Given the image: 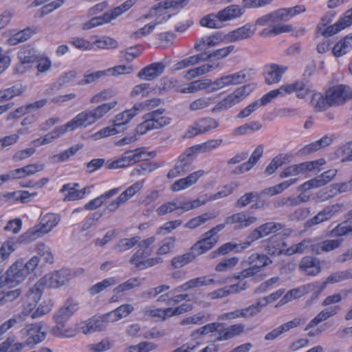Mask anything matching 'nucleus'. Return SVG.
Masks as SVG:
<instances>
[{
  "label": "nucleus",
  "mask_w": 352,
  "mask_h": 352,
  "mask_svg": "<svg viewBox=\"0 0 352 352\" xmlns=\"http://www.w3.org/2000/svg\"><path fill=\"white\" fill-rule=\"evenodd\" d=\"M118 104L116 100L102 103L91 110H86L76 115L65 124L68 131H74L79 127H87L96 123L105 116Z\"/></svg>",
  "instance_id": "f257e3e1"
},
{
  "label": "nucleus",
  "mask_w": 352,
  "mask_h": 352,
  "mask_svg": "<svg viewBox=\"0 0 352 352\" xmlns=\"http://www.w3.org/2000/svg\"><path fill=\"white\" fill-rule=\"evenodd\" d=\"M155 241L154 236L148 238L138 243V249L129 259V263L139 270H144L162 263L161 257L148 258L150 255L148 248Z\"/></svg>",
  "instance_id": "f03ea898"
},
{
  "label": "nucleus",
  "mask_w": 352,
  "mask_h": 352,
  "mask_svg": "<svg viewBox=\"0 0 352 352\" xmlns=\"http://www.w3.org/2000/svg\"><path fill=\"white\" fill-rule=\"evenodd\" d=\"M60 221L59 214L47 213L41 218L39 224L29 229L22 235V237L28 242L34 241L50 232L58 224Z\"/></svg>",
  "instance_id": "7ed1b4c3"
},
{
  "label": "nucleus",
  "mask_w": 352,
  "mask_h": 352,
  "mask_svg": "<svg viewBox=\"0 0 352 352\" xmlns=\"http://www.w3.org/2000/svg\"><path fill=\"white\" fill-rule=\"evenodd\" d=\"M134 0H127L120 6L104 12L101 16H91V19L89 21L82 24V28L84 30H87L105 23H109L129 10L134 4Z\"/></svg>",
  "instance_id": "20e7f679"
},
{
  "label": "nucleus",
  "mask_w": 352,
  "mask_h": 352,
  "mask_svg": "<svg viewBox=\"0 0 352 352\" xmlns=\"http://www.w3.org/2000/svg\"><path fill=\"white\" fill-rule=\"evenodd\" d=\"M248 263L250 265L249 267L236 275V279L242 280L256 276L265 267L272 264V260L265 254L253 253L248 258Z\"/></svg>",
  "instance_id": "39448f33"
},
{
  "label": "nucleus",
  "mask_w": 352,
  "mask_h": 352,
  "mask_svg": "<svg viewBox=\"0 0 352 352\" xmlns=\"http://www.w3.org/2000/svg\"><path fill=\"white\" fill-rule=\"evenodd\" d=\"M164 109H158L144 116L145 120L138 124L135 131L139 135H143L148 131L160 129L170 123L171 119L164 116Z\"/></svg>",
  "instance_id": "423d86ee"
},
{
  "label": "nucleus",
  "mask_w": 352,
  "mask_h": 352,
  "mask_svg": "<svg viewBox=\"0 0 352 352\" xmlns=\"http://www.w3.org/2000/svg\"><path fill=\"white\" fill-rule=\"evenodd\" d=\"M197 154L195 151L190 146L186 148L175 161V165L168 174V179H173L178 176L183 175L191 170L193 161L196 158Z\"/></svg>",
  "instance_id": "0eeeda50"
},
{
  "label": "nucleus",
  "mask_w": 352,
  "mask_h": 352,
  "mask_svg": "<svg viewBox=\"0 0 352 352\" xmlns=\"http://www.w3.org/2000/svg\"><path fill=\"white\" fill-rule=\"evenodd\" d=\"M225 224H219L211 228L202 235V239L195 243L190 250L195 256H198L212 249L217 243L218 239L215 236L218 232L223 230Z\"/></svg>",
  "instance_id": "6e6552de"
},
{
  "label": "nucleus",
  "mask_w": 352,
  "mask_h": 352,
  "mask_svg": "<svg viewBox=\"0 0 352 352\" xmlns=\"http://www.w3.org/2000/svg\"><path fill=\"white\" fill-rule=\"evenodd\" d=\"M283 226L280 223L270 221L261 224L254 228L248 236L247 241L242 244L243 249L248 248L254 241L267 236L271 234H275L281 229Z\"/></svg>",
  "instance_id": "1a4fd4ad"
},
{
  "label": "nucleus",
  "mask_w": 352,
  "mask_h": 352,
  "mask_svg": "<svg viewBox=\"0 0 352 352\" xmlns=\"http://www.w3.org/2000/svg\"><path fill=\"white\" fill-rule=\"evenodd\" d=\"M251 91L250 85H245L236 89L234 91L227 96L219 102L212 109V113H217L228 110L232 106L242 101Z\"/></svg>",
  "instance_id": "9d476101"
},
{
  "label": "nucleus",
  "mask_w": 352,
  "mask_h": 352,
  "mask_svg": "<svg viewBox=\"0 0 352 352\" xmlns=\"http://www.w3.org/2000/svg\"><path fill=\"white\" fill-rule=\"evenodd\" d=\"M325 160L322 158L305 162L297 164L290 165L285 168L279 174L280 178H286L289 177L297 176L300 174L305 173L316 169L325 164Z\"/></svg>",
  "instance_id": "9b49d317"
},
{
  "label": "nucleus",
  "mask_w": 352,
  "mask_h": 352,
  "mask_svg": "<svg viewBox=\"0 0 352 352\" xmlns=\"http://www.w3.org/2000/svg\"><path fill=\"white\" fill-rule=\"evenodd\" d=\"M326 95L331 107L339 106L352 98V90L348 85H338L327 90Z\"/></svg>",
  "instance_id": "f8f14e48"
},
{
  "label": "nucleus",
  "mask_w": 352,
  "mask_h": 352,
  "mask_svg": "<svg viewBox=\"0 0 352 352\" xmlns=\"http://www.w3.org/2000/svg\"><path fill=\"white\" fill-rule=\"evenodd\" d=\"M20 335L28 345H35L45 338V332L40 323L26 325L20 331Z\"/></svg>",
  "instance_id": "ddd939ff"
},
{
  "label": "nucleus",
  "mask_w": 352,
  "mask_h": 352,
  "mask_svg": "<svg viewBox=\"0 0 352 352\" xmlns=\"http://www.w3.org/2000/svg\"><path fill=\"white\" fill-rule=\"evenodd\" d=\"M5 277L6 283L18 285L21 283L28 275L24 269L23 261L16 260L7 270Z\"/></svg>",
  "instance_id": "4468645a"
},
{
  "label": "nucleus",
  "mask_w": 352,
  "mask_h": 352,
  "mask_svg": "<svg viewBox=\"0 0 352 352\" xmlns=\"http://www.w3.org/2000/svg\"><path fill=\"white\" fill-rule=\"evenodd\" d=\"M287 70V67L275 63L265 65L264 67V77L266 84L271 85L279 82Z\"/></svg>",
  "instance_id": "2eb2a0df"
},
{
  "label": "nucleus",
  "mask_w": 352,
  "mask_h": 352,
  "mask_svg": "<svg viewBox=\"0 0 352 352\" xmlns=\"http://www.w3.org/2000/svg\"><path fill=\"white\" fill-rule=\"evenodd\" d=\"M205 174L204 170L195 171L187 177L181 178L175 181L170 187L173 192H177L190 188L197 183L199 178Z\"/></svg>",
  "instance_id": "dca6fc26"
},
{
  "label": "nucleus",
  "mask_w": 352,
  "mask_h": 352,
  "mask_svg": "<svg viewBox=\"0 0 352 352\" xmlns=\"http://www.w3.org/2000/svg\"><path fill=\"white\" fill-rule=\"evenodd\" d=\"M215 283V280L210 276H202L188 280L182 285L175 288V292H188L204 286H208Z\"/></svg>",
  "instance_id": "f3484780"
},
{
  "label": "nucleus",
  "mask_w": 352,
  "mask_h": 352,
  "mask_svg": "<svg viewBox=\"0 0 352 352\" xmlns=\"http://www.w3.org/2000/svg\"><path fill=\"white\" fill-rule=\"evenodd\" d=\"M78 309L77 303L68 300L54 315V320L57 324L64 326L69 318Z\"/></svg>",
  "instance_id": "a211bd4d"
},
{
  "label": "nucleus",
  "mask_w": 352,
  "mask_h": 352,
  "mask_svg": "<svg viewBox=\"0 0 352 352\" xmlns=\"http://www.w3.org/2000/svg\"><path fill=\"white\" fill-rule=\"evenodd\" d=\"M265 251L271 256L285 254L287 244L280 237L274 235L263 241Z\"/></svg>",
  "instance_id": "6ab92c4d"
},
{
  "label": "nucleus",
  "mask_w": 352,
  "mask_h": 352,
  "mask_svg": "<svg viewBox=\"0 0 352 352\" xmlns=\"http://www.w3.org/2000/svg\"><path fill=\"white\" fill-rule=\"evenodd\" d=\"M255 32V25H251L250 23H246L245 25L230 32L227 34L226 38L230 42H237L251 38L254 34Z\"/></svg>",
  "instance_id": "aec40b11"
},
{
  "label": "nucleus",
  "mask_w": 352,
  "mask_h": 352,
  "mask_svg": "<svg viewBox=\"0 0 352 352\" xmlns=\"http://www.w3.org/2000/svg\"><path fill=\"white\" fill-rule=\"evenodd\" d=\"M305 321L302 318H296L292 320L285 322L279 327L274 329L265 336V340L267 341L274 340L280 336L283 333L289 331L290 329L296 328L304 323Z\"/></svg>",
  "instance_id": "412c9836"
},
{
  "label": "nucleus",
  "mask_w": 352,
  "mask_h": 352,
  "mask_svg": "<svg viewBox=\"0 0 352 352\" xmlns=\"http://www.w3.org/2000/svg\"><path fill=\"white\" fill-rule=\"evenodd\" d=\"M299 270L308 276H316L321 271L320 261L312 256H304L299 263Z\"/></svg>",
  "instance_id": "4be33fe9"
},
{
  "label": "nucleus",
  "mask_w": 352,
  "mask_h": 352,
  "mask_svg": "<svg viewBox=\"0 0 352 352\" xmlns=\"http://www.w3.org/2000/svg\"><path fill=\"white\" fill-rule=\"evenodd\" d=\"M107 320H104V315L100 317H93L81 324L80 331L84 334H88L96 331H101L106 329Z\"/></svg>",
  "instance_id": "5701e85b"
},
{
  "label": "nucleus",
  "mask_w": 352,
  "mask_h": 352,
  "mask_svg": "<svg viewBox=\"0 0 352 352\" xmlns=\"http://www.w3.org/2000/svg\"><path fill=\"white\" fill-rule=\"evenodd\" d=\"M282 87L285 96L296 92V96L298 98H304L312 91L310 86L302 80H298L290 84H285Z\"/></svg>",
  "instance_id": "b1692460"
},
{
  "label": "nucleus",
  "mask_w": 352,
  "mask_h": 352,
  "mask_svg": "<svg viewBox=\"0 0 352 352\" xmlns=\"http://www.w3.org/2000/svg\"><path fill=\"white\" fill-rule=\"evenodd\" d=\"M45 169L43 164H31L26 165L22 168H19L10 171L9 175L10 179H21L30 175H34L38 172L43 171Z\"/></svg>",
  "instance_id": "393cba45"
},
{
  "label": "nucleus",
  "mask_w": 352,
  "mask_h": 352,
  "mask_svg": "<svg viewBox=\"0 0 352 352\" xmlns=\"http://www.w3.org/2000/svg\"><path fill=\"white\" fill-rule=\"evenodd\" d=\"M331 22V16L327 14L322 18L321 21L317 25L316 30L318 33H320L326 38L343 30V28H341L340 25H337L336 23L333 25H328Z\"/></svg>",
  "instance_id": "a878e982"
},
{
  "label": "nucleus",
  "mask_w": 352,
  "mask_h": 352,
  "mask_svg": "<svg viewBox=\"0 0 352 352\" xmlns=\"http://www.w3.org/2000/svg\"><path fill=\"white\" fill-rule=\"evenodd\" d=\"M165 69L162 63H154L143 68L138 76L144 80H153L161 75Z\"/></svg>",
  "instance_id": "bb28decb"
},
{
  "label": "nucleus",
  "mask_w": 352,
  "mask_h": 352,
  "mask_svg": "<svg viewBox=\"0 0 352 352\" xmlns=\"http://www.w3.org/2000/svg\"><path fill=\"white\" fill-rule=\"evenodd\" d=\"M257 221V217L254 216H248L244 212H238L226 218V224L237 223L238 228H245L254 224Z\"/></svg>",
  "instance_id": "cd10ccee"
},
{
  "label": "nucleus",
  "mask_w": 352,
  "mask_h": 352,
  "mask_svg": "<svg viewBox=\"0 0 352 352\" xmlns=\"http://www.w3.org/2000/svg\"><path fill=\"white\" fill-rule=\"evenodd\" d=\"M78 186L76 183L64 184L60 189V192L65 194L63 200L70 201L82 199L85 195V189L78 190Z\"/></svg>",
  "instance_id": "c85d7f7f"
},
{
  "label": "nucleus",
  "mask_w": 352,
  "mask_h": 352,
  "mask_svg": "<svg viewBox=\"0 0 352 352\" xmlns=\"http://www.w3.org/2000/svg\"><path fill=\"white\" fill-rule=\"evenodd\" d=\"M245 330L243 324L237 323L232 324L228 327L224 328L221 327V331H219V336L215 338L216 342L228 340L235 336L242 333Z\"/></svg>",
  "instance_id": "c756f323"
},
{
  "label": "nucleus",
  "mask_w": 352,
  "mask_h": 352,
  "mask_svg": "<svg viewBox=\"0 0 352 352\" xmlns=\"http://www.w3.org/2000/svg\"><path fill=\"white\" fill-rule=\"evenodd\" d=\"M219 66V63L217 62L206 63L201 66L188 70L184 76L186 80H192L200 76L214 71V69H217Z\"/></svg>",
  "instance_id": "7c9ffc66"
},
{
  "label": "nucleus",
  "mask_w": 352,
  "mask_h": 352,
  "mask_svg": "<svg viewBox=\"0 0 352 352\" xmlns=\"http://www.w3.org/2000/svg\"><path fill=\"white\" fill-rule=\"evenodd\" d=\"M188 1V0H172V1H164L160 2L157 6L153 7L148 14H146L144 18L148 19L150 17H153L155 16V12L158 9H169L172 8L173 10L182 9L185 6L187 5Z\"/></svg>",
  "instance_id": "2f4dec72"
},
{
  "label": "nucleus",
  "mask_w": 352,
  "mask_h": 352,
  "mask_svg": "<svg viewBox=\"0 0 352 352\" xmlns=\"http://www.w3.org/2000/svg\"><path fill=\"white\" fill-rule=\"evenodd\" d=\"M134 310V307L131 304H124L114 309L113 311L104 314V320L107 322H113L128 316Z\"/></svg>",
  "instance_id": "473e14b6"
},
{
  "label": "nucleus",
  "mask_w": 352,
  "mask_h": 352,
  "mask_svg": "<svg viewBox=\"0 0 352 352\" xmlns=\"http://www.w3.org/2000/svg\"><path fill=\"white\" fill-rule=\"evenodd\" d=\"M246 8L239 6V5H230L224 9L219 11V16L223 20V22L231 21L241 16Z\"/></svg>",
  "instance_id": "72a5a7b5"
},
{
  "label": "nucleus",
  "mask_w": 352,
  "mask_h": 352,
  "mask_svg": "<svg viewBox=\"0 0 352 352\" xmlns=\"http://www.w3.org/2000/svg\"><path fill=\"white\" fill-rule=\"evenodd\" d=\"M124 153L126 155L128 161L131 165L140 161L148 160L150 158H153L155 156V153H146L141 148H137L133 151H127Z\"/></svg>",
  "instance_id": "f704fd0d"
},
{
  "label": "nucleus",
  "mask_w": 352,
  "mask_h": 352,
  "mask_svg": "<svg viewBox=\"0 0 352 352\" xmlns=\"http://www.w3.org/2000/svg\"><path fill=\"white\" fill-rule=\"evenodd\" d=\"M18 58L21 63V65L17 68L19 70L24 64L32 63L36 61L38 58V56L34 48L25 47L19 52Z\"/></svg>",
  "instance_id": "c9c22d12"
},
{
  "label": "nucleus",
  "mask_w": 352,
  "mask_h": 352,
  "mask_svg": "<svg viewBox=\"0 0 352 352\" xmlns=\"http://www.w3.org/2000/svg\"><path fill=\"white\" fill-rule=\"evenodd\" d=\"M314 286V284H310L308 285H303L298 288H295L291 289L287 293H286L283 297L280 300L279 304L284 305L296 299L297 298H300L305 294L307 293L309 290L312 289L311 287Z\"/></svg>",
  "instance_id": "e433bc0d"
},
{
  "label": "nucleus",
  "mask_w": 352,
  "mask_h": 352,
  "mask_svg": "<svg viewBox=\"0 0 352 352\" xmlns=\"http://www.w3.org/2000/svg\"><path fill=\"white\" fill-rule=\"evenodd\" d=\"M352 49V33L346 36L337 43L333 47V54L336 57H340Z\"/></svg>",
  "instance_id": "4c0bfd02"
},
{
  "label": "nucleus",
  "mask_w": 352,
  "mask_h": 352,
  "mask_svg": "<svg viewBox=\"0 0 352 352\" xmlns=\"http://www.w3.org/2000/svg\"><path fill=\"white\" fill-rule=\"evenodd\" d=\"M234 49V45H229L223 48H220L209 53H202L204 61L210 60V63L217 62V60L227 57Z\"/></svg>",
  "instance_id": "58836bf2"
},
{
  "label": "nucleus",
  "mask_w": 352,
  "mask_h": 352,
  "mask_svg": "<svg viewBox=\"0 0 352 352\" xmlns=\"http://www.w3.org/2000/svg\"><path fill=\"white\" fill-rule=\"evenodd\" d=\"M290 156L287 154L281 153L274 157L265 170V174L267 176L274 173L281 166L289 162Z\"/></svg>",
  "instance_id": "ea45409f"
},
{
  "label": "nucleus",
  "mask_w": 352,
  "mask_h": 352,
  "mask_svg": "<svg viewBox=\"0 0 352 352\" xmlns=\"http://www.w3.org/2000/svg\"><path fill=\"white\" fill-rule=\"evenodd\" d=\"M223 20L217 14L211 13L203 16L199 21L201 26L210 29H219L223 27Z\"/></svg>",
  "instance_id": "a19ab883"
},
{
  "label": "nucleus",
  "mask_w": 352,
  "mask_h": 352,
  "mask_svg": "<svg viewBox=\"0 0 352 352\" xmlns=\"http://www.w3.org/2000/svg\"><path fill=\"white\" fill-rule=\"evenodd\" d=\"M82 147V144H76L71 146L67 150L63 151V152L50 156L49 157L50 161L52 163H60L63 162H65L71 157L76 155V153Z\"/></svg>",
  "instance_id": "79ce46f5"
},
{
  "label": "nucleus",
  "mask_w": 352,
  "mask_h": 352,
  "mask_svg": "<svg viewBox=\"0 0 352 352\" xmlns=\"http://www.w3.org/2000/svg\"><path fill=\"white\" fill-rule=\"evenodd\" d=\"M138 113V111H137V109H135L134 105L133 108L124 111L117 114L113 118V124L118 129V127H120L122 125L129 123L130 120L133 119Z\"/></svg>",
  "instance_id": "37998d69"
},
{
  "label": "nucleus",
  "mask_w": 352,
  "mask_h": 352,
  "mask_svg": "<svg viewBox=\"0 0 352 352\" xmlns=\"http://www.w3.org/2000/svg\"><path fill=\"white\" fill-rule=\"evenodd\" d=\"M242 244H243V243H232V242L226 243L221 245L217 250L212 252L210 253V256H211V258H216L219 256H224L234 250H236V251L237 252L244 250L245 249L242 248Z\"/></svg>",
  "instance_id": "c03bdc74"
},
{
  "label": "nucleus",
  "mask_w": 352,
  "mask_h": 352,
  "mask_svg": "<svg viewBox=\"0 0 352 352\" xmlns=\"http://www.w3.org/2000/svg\"><path fill=\"white\" fill-rule=\"evenodd\" d=\"M342 242V239L325 240L314 245L313 252L318 254L322 252L332 251L340 247Z\"/></svg>",
  "instance_id": "a18cd8bd"
},
{
  "label": "nucleus",
  "mask_w": 352,
  "mask_h": 352,
  "mask_svg": "<svg viewBox=\"0 0 352 352\" xmlns=\"http://www.w3.org/2000/svg\"><path fill=\"white\" fill-rule=\"evenodd\" d=\"M24 91L25 88L21 83H16L9 88L1 89L0 90V102L20 96Z\"/></svg>",
  "instance_id": "49530a36"
},
{
  "label": "nucleus",
  "mask_w": 352,
  "mask_h": 352,
  "mask_svg": "<svg viewBox=\"0 0 352 352\" xmlns=\"http://www.w3.org/2000/svg\"><path fill=\"white\" fill-rule=\"evenodd\" d=\"M223 143V140L219 139H211L201 144L192 146L196 153H204L212 151L214 149L219 147Z\"/></svg>",
  "instance_id": "de8ad7c7"
},
{
  "label": "nucleus",
  "mask_w": 352,
  "mask_h": 352,
  "mask_svg": "<svg viewBox=\"0 0 352 352\" xmlns=\"http://www.w3.org/2000/svg\"><path fill=\"white\" fill-rule=\"evenodd\" d=\"M204 61L202 53L187 57L173 65L175 71H179Z\"/></svg>",
  "instance_id": "09e8293b"
},
{
  "label": "nucleus",
  "mask_w": 352,
  "mask_h": 352,
  "mask_svg": "<svg viewBox=\"0 0 352 352\" xmlns=\"http://www.w3.org/2000/svg\"><path fill=\"white\" fill-rule=\"evenodd\" d=\"M311 104L316 111H322L331 107L327 95L324 96L321 93L316 92L312 94Z\"/></svg>",
  "instance_id": "8fccbe9b"
},
{
  "label": "nucleus",
  "mask_w": 352,
  "mask_h": 352,
  "mask_svg": "<svg viewBox=\"0 0 352 352\" xmlns=\"http://www.w3.org/2000/svg\"><path fill=\"white\" fill-rule=\"evenodd\" d=\"M221 87L231 85L242 84L245 82V74L243 72H239L233 74L223 76L219 78Z\"/></svg>",
  "instance_id": "3c124183"
},
{
  "label": "nucleus",
  "mask_w": 352,
  "mask_h": 352,
  "mask_svg": "<svg viewBox=\"0 0 352 352\" xmlns=\"http://www.w3.org/2000/svg\"><path fill=\"white\" fill-rule=\"evenodd\" d=\"M262 128V124L258 121H252L236 127L233 131L234 135H243L253 133L259 131Z\"/></svg>",
  "instance_id": "603ef678"
},
{
  "label": "nucleus",
  "mask_w": 352,
  "mask_h": 352,
  "mask_svg": "<svg viewBox=\"0 0 352 352\" xmlns=\"http://www.w3.org/2000/svg\"><path fill=\"white\" fill-rule=\"evenodd\" d=\"M141 238L139 236H135L131 238H124L120 239L115 245L114 250L118 252H125L138 245Z\"/></svg>",
  "instance_id": "864d4df0"
},
{
  "label": "nucleus",
  "mask_w": 352,
  "mask_h": 352,
  "mask_svg": "<svg viewBox=\"0 0 352 352\" xmlns=\"http://www.w3.org/2000/svg\"><path fill=\"white\" fill-rule=\"evenodd\" d=\"M142 282L140 278L138 277L131 278L125 282L118 285L113 289L114 294H119L129 290H131L135 287H140Z\"/></svg>",
  "instance_id": "5fc2aeb1"
},
{
  "label": "nucleus",
  "mask_w": 352,
  "mask_h": 352,
  "mask_svg": "<svg viewBox=\"0 0 352 352\" xmlns=\"http://www.w3.org/2000/svg\"><path fill=\"white\" fill-rule=\"evenodd\" d=\"M118 283V280L116 277H109L102 280V281L94 285L89 289V293L91 295H96L106 289L114 286Z\"/></svg>",
  "instance_id": "6e6d98bb"
},
{
  "label": "nucleus",
  "mask_w": 352,
  "mask_h": 352,
  "mask_svg": "<svg viewBox=\"0 0 352 352\" xmlns=\"http://www.w3.org/2000/svg\"><path fill=\"white\" fill-rule=\"evenodd\" d=\"M352 232V220H347L339 223L330 231L329 236L332 237H340L346 236Z\"/></svg>",
  "instance_id": "4d7b16f0"
},
{
  "label": "nucleus",
  "mask_w": 352,
  "mask_h": 352,
  "mask_svg": "<svg viewBox=\"0 0 352 352\" xmlns=\"http://www.w3.org/2000/svg\"><path fill=\"white\" fill-rule=\"evenodd\" d=\"M314 245L312 244V240L306 239L302 240L298 243L294 244L289 248H287L285 252L286 255H292L294 254H302L309 248H314Z\"/></svg>",
  "instance_id": "13d9d810"
},
{
  "label": "nucleus",
  "mask_w": 352,
  "mask_h": 352,
  "mask_svg": "<svg viewBox=\"0 0 352 352\" xmlns=\"http://www.w3.org/2000/svg\"><path fill=\"white\" fill-rule=\"evenodd\" d=\"M220 40V36L217 34H212L209 36H205L198 39L195 42L194 47L197 51H202L203 45L207 46L208 47H213L218 45Z\"/></svg>",
  "instance_id": "bf43d9fd"
},
{
  "label": "nucleus",
  "mask_w": 352,
  "mask_h": 352,
  "mask_svg": "<svg viewBox=\"0 0 352 352\" xmlns=\"http://www.w3.org/2000/svg\"><path fill=\"white\" fill-rule=\"evenodd\" d=\"M35 32L30 28H25L17 33L13 34L9 39L8 43L11 45H17L19 43H22L28 40Z\"/></svg>",
  "instance_id": "052dcab7"
},
{
  "label": "nucleus",
  "mask_w": 352,
  "mask_h": 352,
  "mask_svg": "<svg viewBox=\"0 0 352 352\" xmlns=\"http://www.w3.org/2000/svg\"><path fill=\"white\" fill-rule=\"evenodd\" d=\"M196 122L202 134L217 129L219 125L217 120L210 117L198 119Z\"/></svg>",
  "instance_id": "680f3d73"
},
{
  "label": "nucleus",
  "mask_w": 352,
  "mask_h": 352,
  "mask_svg": "<svg viewBox=\"0 0 352 352\" xmlns=\"http://www.w3.org/2000/svg\"><path fill=\"white\" fill-rule=\"evenodd\" d=\"M292 30L291 25H276L272 28H265L261 32L260 35L263 37L276 36L284 32H289Z\"/></svg>",
  "instance_id": "e2e57ef3"
},
{
  "label": "nucleus",
  "mask_w": 352,
  "mask_h": 352,
  "mask_svg": "<svg viewBox=\"0 0 352 352\" xmlns=\"http://www.w3.org/2000/svg\"><path fill=\"white\" fill-rule=\"evenodd\" d=\"M195 258V254L190 250L189 252L174 257L171 261L172 265L175 269L181 268Z\"/></svg>",
  "instance_id": "0e129e2a"
},
{
  "label": "nucleus",
  "mask_w": 352,
  "mask_h": 352,
  "mask_svg": "<svg viewBox=\"0 0 352 352\" xmlns=\"http://www.w3.org/2000/svg\"><path fill=\"white\" fill-rule=\"evenodd\" d=\"M92 44V48L94 47L99 49H116L118 47V42L115 39L109 36H102L97 38Z\"/></svg>",
  "instance_id": "69168bd1"
},
{
  "label": "nucleus",
  "mask_w": 352,
  "mask_h": 352,
  "mask_svg": "<svg viewBox=\"0 0 352 352\" xmlns=\"http://www.w3.org/2000/svg\"><path fill=\"white\" fill-rule=\"evenodd\" d=\"M21 290L19 288L14 289H4L0 291V306L7 302H12L19 298Z\"/></svg>",
  "instance_id": "338daca9"
},
{
  "label": "nucleus",
  "mask_w": 352,
  "mask_h": 352,
  "mask_svg": "<svg viewBox=\"0 0 352 352\" xmlns=\"http://www.w3.org/2000/svg\"><path fill=\"white\" fill-rule=\"evenodd\" d=\"M15 250L16 243L13 240L5 241L0 248V264L8 260Z\"/></svg>",
  "instance_id": "774afa93"
}]
</instances>
